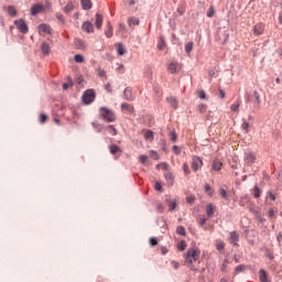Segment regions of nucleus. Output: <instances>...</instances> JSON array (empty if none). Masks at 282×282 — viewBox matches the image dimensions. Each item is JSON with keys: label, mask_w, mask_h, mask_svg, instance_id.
Returning a JSON list of instances; mask_svg holds the SVG:
<instances>
[{"label": "nucleus", "mask_w": 282, "mask_h": 282, "mask_svg": "<svg viewBox=\"0 0 282 282\" xmlns=\"http://www.w3.org/2000/svg\"><path fill=\"white\" fill-rule=\"evenodd\" d=\"M82 98H83V102L85 105H91V102H94V100H96V91L94 89H88V90L84 91Z\"/></svg>", "instance_id": "obj_3"}, {"label": "nucleus", "mask_w": 282, "mask_h": 282, "mask_svg": "<svg viewBox=\"0 0 282 282\" xmlns=\"http://www.w3.org/2000/svg\"><path fill=\"white\" fill-rule=\"evenodd\" d=\"M164 47H166V42H165L164 37L161 36L159 39L158 50H160L162 52L164 50Z\"/></svg>", "instance_id": "obj_22"}, {"label": "nucleus", "mask_w": 282, "mask_h": 282, "mask_svg": "<svg viewBox=\"0 0 282 282\" xmlns=\"http://www.w3.org/2000/svg\"><path fill=\"white\" fill-rule=\"evenodd\" d=\"M144 138H145V140H153V131L147 130L144 132Z\"/></svg>", "instance_id": "obj_39"}, {"label": "nucleus", "mask_w": 282, "mask_h": 282, "mask_svg": "<svg viewBox=\"0 0 282 282\" xmlns=\"http://www.w3.org/2000/svg\"><path fill=\"white\" fill-rule=\"evenodd\" d=\"M124 52H127L124 50V46H122V44H117V53L119 54V56L124 55Z\"/></svg>", "instance_id": "obj_33"}, {"label": "nucleus", "mask_w": 282, "mask_h": 282, "mask_svg": "<svg viewBox=\"0 0 282 282\" xmlns=\"http://www.w3.org/2000/svg\"><path fill=\"white\" fill-rule=\"evenodd\" d=\"M41 52L42 54H50V44L46 43V42H43L42 45H41Z\"/></svg>", "instance_id": "obj_20"}, {"label": "nucleus", "mask_w": 282, "mask_h": 282, "mask_svg": "<svg viewBox=\"0 0 282 282\" xmlns=\"http://www.w3.org/2000/svg\"><path fill=\"white\" fill-rule=\"evenodd\" d=\"M269 217H274V209L269 210Z\"/></svg>", "instance_id": "obj_64"}, {"label": "nucleus", "mask_w": 282, "mask_h": 282, "mask_svg": "<svg viewBox=\"0 0 282 282\" xmlns=\"http://www.w3.org/2000/svg\"><path fill=\"white\" fill-rule=\"evenodd\" d=\"M177 198H174L169 204V210H175L177 208Z\"/></svg>", "instance_id": "obj_26"}, {"label": "nucleus", "mask_w": 282, "mask_h": 282, "mask_svg": "<svg viewBox=\"0 0 282 282\" xmlns=\"http://www.w3.org/2000/svg\"><path fill=\"white\" fill-rule=\"evenodd\" d=\"M198 98H200L202 100L206 99V91L199 90L198 91Z\"/></svg>", "instance_id": "obj_54"}, {"label": "nucleus", "mask_w": 282, "mask_h": 282, "mask_svg": "<svg viewBox=\"0 0 282 282\" xmlns=\"http://www.w3.org/2000/svg\"><path fill=\"white\" fill-rule=\"evenodd\" d=\"M185 52L187 54H191V52H193V42H188L187 44H185Z\"/></svg>", "instance_id": "obj_40"}, {"label": "nucleus", "mask_w": 282, "mask_h": 282, "mask_svg": "<svg viewBox=\"0 0 282 282\" xmlns=\"http://www.w3.org/2000/svg\"><path fill=\"white\" fill-rule=\"evenodd\" d=\"M186 202L187 204H193V202H195V196H187Z\"/></svg>", "instance_id": "obj_59"}, {"label": "nucleus", "mask_w": 282, "mask_h": 282, "mask_svg": "<svg viewBox=\"0 0 282 282\" xmlns=\"http://www.w3.org/2000/svg\"><path fill=\"white\" fill-rule=\"evenodd\" d=\"M110 153L112 155H116V153H120V147H118L116 144L110 145Z\"/></svg>", "instance_id": "obj_29"}, {"label": "nucleus", "mask_w": 282, "mask_h": 282, "mask_svg": "<svg viewBox=\"0 0 282 282\" xmlns=\"http://www.w3.org/2000/svg\"><path fill=\"white\" fill-rule=\"evenodd\" d=\"M177 250H180L181 252H184V250H186V241L182 240V241L177 245Z\"/></svg>", "instance_id": "obj_34"}, {"label": "nucleus", "mask_w": 282, "mask_h": 282, "mask_svg": "<svg viewBox=\"0 0 282 282\" xmlns=\"http://www.w3.org/2000/svg\"><path fill=\"white\" fill-rule=\"evenodd\" d=\"M226 248V243H224V241L221 240H216V249L221 251Z\"/></svg>", "instance_id": "obj_30"}, {"label": "nucleus", "mask_w": 282, "mask_h": 282, "mask_svg": "<svg viewBox=\"0 0 282 282\" xmlns=\"http://www.w3.org/2000/svg\"><path fill=\"white\" fill-rule=\"evenodd\" d=\"M253 96H254V98H256L258 105H261V98L259 97V93H258V91H254V93H253Z\"/></svg>", "instance_id": "obj_56"}, {"label": "nucleus", "mask_w": 282, "mask_h": 282, "mask_svg": "<svg viewBox=\"0 0 282 282\" xmlns=\"http://www.w3.org/2000/svg\"><path fill=\"white\" fill-rule=\"evenodd\" d=\"M167 72H170V74H175V72H177V63H170L167 66Z\"/></svg>", "instance_id": "obj_18"}, {"label": "nucleus", "mask_w": 282, "mask_h": 282, "mask_svg": "<svg viewBox=\"0 0 282 282\" xmlns=\"http://www.w3.org/2000/svg\"><path fill=\"white\" fill-rule=\"evenodd\" d=\"M198 224H199V226H204V224H206V217H200L198 219Z\"/></svg>", "instance_id": "obj_60"}, {"label": "nucleus", "mask_w": 282, "mask_h": 282, "mask_svg": "<svg viewBox=\"0 0 282 282\" xmlns=\"http://www.w3.org/2000/svg\"><path fill=\"white\" fill-rule=\"evenodd\" d=\"M156 169H162L163 171H166V169H169V164L161 163V164L156 165Z\"/></svg>", "instance_id": "obj_52"}, {"label": "nucleus", "mask_w": 282, "mask_h": 282, "mask_svg": "<svg viewBox=\"0 0 282 282\" xmlns=\"http://www.w3.org/2000/svg\"><path fill=\"white\" fill-rule=\"evenodd\" d=\"M265 30V25L263 23H258L253 28V34H257V36L263 34V31Z\"/></svg>", "instance_id": "obj_10"}, {"label": "nucleus", "mask_w": 282, "mask_h": 282, "mask_svg": "<svg viewBox=\"0 0 282 282\" xmlns=\"http://www.w3.org/2000/svg\"><path fill=\"white\" fill-rule=\"evenodd\" d=\"M170 139L172 140V142H177V133H175V131H171Z\"/></svg>", "instance_id": "obj_46"}, {"label": "nucleus", "mask_w": 282, "mask_h": 282, "mask_svg": "<svg viewBox=\"0 0 282 282\" xmlns=\"http://www.w3.org/2000/svg\"><path fill=\"white\" fill-rule=\"evenodd\" d=\"M261 193H263V191L256 185L253 187V197H256V199H259V197H261Z\"/></svg>", "instance_id": "obj_23"}, {"label": "nucleus", "mask_w": 282, "mask_h": 282, "mask_svg": "<svg viewBox=\"0 0 282 282\" xmlns=\"http://www.w3.org/2000/svg\"><path fill=\"white\" fill-rule=\"evenodd\" d=\"M204 166V161L199 156L192 158V169L194 172L199 171Z\"/></svg>", "instance_id": "obj_6"}, {"label": "nucleus", "mask_w": 282, "mask_h": 282, "mask_svg": "<svg viewBox=\"0 0 282 282\" xmlns=\"http://www.w3.org/2000/svg\"><path fill=\"white\" fill-rule=\"evenodd\" d=\"M95 25L98 30H100V28H102V15L97 13L96 14V22Z\"/></svg>", "instance_id": "obj_19"}, {"label": "nucleus", "mask_w": 282, "mask_h": 282, "mask_svg": "<svg viewBox=\"0 0 282 282\" xmlns=\"http://www.w3.org/2000/svg\"><path fill=\"white\" fill-rule=\"evenodd\" d=\"M240 102L237 101L230 106L231 111H239Z\"/></svg>", "instance_id": "obj_42"}, {"label": "nucleus", "mask_w": 282, "mask_h": 282, "mask_svg": "<svg viewBox=\"0 0 282 282\" xmlns=\"http://www.w3.org/2000/svg\"><path fill=\"white\" fill-rule=\"evenodd\" d=\"M7 12L10 17H17V9L13 6H9Z\"/></svg>", "instance_id": "obj_27"}, {"label": "nucleus", "mask_w": 282, "mask_h": 282, "mask_svg": "<svg viewBox=\"0 0 282 282\" xmlns=\"http://www.w3.org/2000/svg\"><path fill=\"white\" fill-rule=\"evenodd\" d=\"M40 12H43V4H33L31 8L32 17H36V14H40Z\"/></svg>", "instance_id": "obj_9"}, {"label": "nucleus", "mask_w": 282, "mask_h": 282, "mask_svg": "<svg viewBox=\"0 0 282 282\" xmlns=\"http://www.w3.org/2000/svg\"><path fill=\"white\" fill-rule=\"evenodd\" d=\"M229 237L230 243H235V246H237V241H239V234L237 231H231Z\"/></svg>", "instance_id": "obj_11"}, {"label": "nucleus", "mask_w": 282, "mask_h": 282, "mask_svg": "<svg viewBox=\"0 0 282 282\" xmlns=\"http://www.w3.org/2000/svg\"><path fill=\"white\" fill-rule=\"evenodd\" d=\"M207 17L209 19H213L215 17V7L210 6L209 9L207 10Z\"/></svg>", "instance_id": "obj_35"}, {"label": "nucleus", "mask_w": 282, "mask_h": 282, "mask_svg": "<svg viewBox=\"0 0 282 282\" xmlns=\"http://www.w3.org/2000/svg\"><path fill=\"white\" fill-rule=\"evenodd\" d=\"M99 118L105 122H116V112L107 107H100Z\"/></svg>", "instance_id": "obj_2"}, {"label": "nucleus", "mask_w": 282, "mask_h": 282, "mask_svg": "<svg viewBox=\"0 0 282 282\" xmlns=\"http://www.w3.org/2000/svg\"><path fill=\"white\" fill-rule=\"evenodd\" d=\"M243 160L247 166H252L257 162V154L253 152H246Z\"/></svg>", "instance_id": "obj_4"}, {"label": "nucleus", "mask_w": 282, "mask_h": 282, "mask_svg": "<svg viewBox=\"0 0 282 282\" xmlns=\"http://www.w3.org/2000/svg\"><path fill=\"white\" fill-rule=\"evenodd\" d=\"M256 219H257V221H259L260 224H263V221H265V219L263 218V216H261V214H259V213H257Z\"/></svg>", "instance_id": "obj_49"}, {"label": "nucleus", "mask_w": 282, "mask_h": 282, "mask_svg": "<svg viewBox=\"0 0 282 282\" xmlns=\"http://www.w3.org/2000/svg\"><path fill=\"white\" fill-rule=\"evenodd\" d=\"M202 254V251L199 248H189L187 252L185 253V263L187 265H193V263H197L199 261V256Z\"/></svg>", "instance_id": "obj_1"}, {"label": "nucleus", "mask_w": 282, "mask_h": 282, "mask_svg": "<svg viewBox=\"0 0 282 282\" xmlns=\"http://www.w3.org/2000/svg\"><path fill=\"white\" fill-rule=\"evenodd\" d=\"M84 10H91V0H82Z\"/></svg>", "instance_id": "obj_25"}, {"label": "nucleus", "mask_w": 282, "mask_h": 282, "mask_svg": "<svg viewBox=\"0 0 282 282\" xmlns=\"http://www.w3.org/2000/svg\"><path fill=\"white\" fill-rule=\"evenodd\" d=\"M167 102L171 104V106L174 108V109H177V99L173 98V97H170L167 98Z\"/></svg>", "instance_id": "obj_31"}, {"label": "nucleus", "mask_w": 282, "mask_h": 282, "mask_svg": "<svg viewBox=\"0 0 282 282\" xmlns=\"http://www.w3.org/2000/svg\"><path fill=\"white\" fill-rule=\"evenodd\" d=\"M128 25H129V28L140 25V20L135 17H131V18L128 19Z\"/></svg>", "instance_id": "obj_13"}, {"label": "nucleus", "mask_w": 282, "mask_h": 282, "mask_svg": "<svg viewBox=\"0 0 282 282\" xmlns=\"http://www.w3.org/2000/svg\"><path fill=\"white\" fill-rule=\"evenodd\" d=\"M150 245L158 246V239L156 238H150Z\"/></svg>", "instance_id": "obj_61"}, {"label": "nucleus", "mask_w": 282, "mask_h": 282, "mask_svg": "<svg viewBox=\"0 0 282 282\" xmlns=\"http://www.w3.org/2000/svg\"><path fill=\"white\" fill-rule=\"evenodd\" d=\"M121 109H123L124 111H129V113H133V111H135L133 106H131L130 104H122Z\"/></svg>", "instance_id": "obj_21"}, {"label": "nucleus", "mask_w": 282, "mask_h": 282, "mask_svg": "<svg viewBox=\"0 0 282 282\" xmlns=\"http://www.w3.org/2000/svg\"><path fill=\"white\" fill-rule=\"evenodd\" d=\"M207 217H213L215 215V206L213 204H208L206 207Z\"/></svg>", "instance_id": "obj_17"}, {"label": "nucleus", "mask_w": 282, "mask_h": 282, "mask_svg": "<svg viewBox=\"0 0 282 282\" xmlns=\"http://www.w3.org/2000/svg\"><path fill=\"white\" fill-rule=\"evenodd\" d=\"M40 34H52V28L46 23H42L39 25Z\"/></svg>", "instance_id": "obj_7"}, {"label": "nucleus", "mask_w": 282, "mask_h": 282, "mask_svg": "<svg viewBox=\"0 0 282 282\" xmlns=\"http://www.w3.org/2000/svg\"><path fill=\"white\" fill-rule=\"evenodd\" d=\"M148 160H149V156H147V155H144V154H142V155L139 156V161L141 162V164L147 163Z\"/></svg>", "instance_id": "obj_48"}, {"label": "nucleus", "mask_w": 282, "mask_h": 282, "mask_svg": "<svg viewBox=\"0 0 282 282\" xmlns=\"http://www.w3.org/2000/svg\"><path fill=\"white\" fill-rule=\"evenodd\" d=\"M205 193H207L209 197H213V187H210L209 184L205 185Z\"/></svg>", "instance_id": "obj_43"}, {"label": "nucleus", "mask_w": 282, "mask_h": 282, "mask_svg": "<svg viewBox=\"0 0 282 282\" xmlns=\"http://www.w3.org/2000/svg\"><path fill=\"white\" fill-rule=\"evenodd\" d=\"M47 121V115L45 113H41L40 115V122L43 124Z\"/></svg>", "instance_id": "obj_47"}, {"label": "nucleus", "mask_w": 282, "mask_h": 282, "mask_svg": "<svg viewBox=\"0 0 282 282\" xmlns=\"http://www.w3.org/2000/svg\"><path fill=\"white\" fill-rule=\"evenodd\" d=\"M176 232H177V235H181L182 237H186V228H184V226H178L176 228Z\"/></svg>", "instance_id": "obj_28"}, {"label": "nucleus", "mask_w": 282, "mask_h": 282, "mask_svg": "<svg viewBox=\"0 0 282 282\" xmlns=\"http://www.w3.org/2000/svg\"><path fill=\"white\" fill-rule=\"evenodd\" d=\"M56 19H58L61 23H65V18H63L62 13H56Z\"/></svg>", "instance_id": "obj_57"}, {"label": "nucleus", "mask_w": 282, "mask_h": 282, "mask_svg": "<svg viewBox=\"0 0 282 282\" xmlns=\"http://www.w3.org/2000/svg\"><path fill=\"white\" fill-rule=\"evenodd\" d=\"M259 279L261 282H270V279L268 278V273L263 269L259 271Z\"/></svg>", "instance_id": "obj_14"}, {"label": "nucleus", "mask_w": 282, "mask_h": 282, "mask_svg": "<svg viewBox=\"0 0 282 282\" xmlns=\"http://www.w3.org/2000/svg\"><path fill=\"white\" fill-rule=\"evenodd\" d=\"M14 25L19 30V32H21L22 34H28V32L30 30L28 28V23H25V21H23V20H15Z\"/></svg>", "instance_id": "obj_5"}, {"label": "nucleus", "mask_w": 282, "mask_h": 282, "mask_svg": "<svg viewBox=\"0 0 282 282\" xmlns=\"http://www.w3.org/2000/svg\"><path fill=\"white\" fill-rule=\"evenodd\" d=\"M268 197L270 198L271 202H274L276 199V196L272 194V192H268Z\"/></svg>", "instance_id": "obj_58"}, {"label": "nucleus", "mask_w": 282, "mask_h": 282, "mask_svg": "<svg viewBox=\"0 0 282 282\" xmlns=\"http://www.w3.org/2000/svg\"><path fill=\"white\" fill-rule=\"evenodd\" d=\"M218 193L220 197H223V199H228V193L226 192V189L220 187Z\"/></svg>", "instance_id": "obj_41"}, {"label": "nucleus", "mask_w": 282, "mask_h": 282, "mask_svg": "<svg viewBox=\"0 0 282 282\" xmlns=\"http://www.w3.org/2000/svg\"><path fill=\"white\" fill-rule=\"evenodd\" d=\"M105 34L107 39H111V36H113V26L111 25V22H108V28L105 31Z\"/></svg>", "instance_id": "obj_16"}, {"label": "nucleus", "mask_w": 282, "mask_h": 282, "mask_svg": "<svg viewBox=\"0 0 282 282\" xmlns=\"http://www.w3.org/2000/svg\"><path fill=\"white\" fill-rule=\"evenodd\" d=\"M155 191H159L160 193H162V183L156 182L154 185Z\"/></svg>", "instance_id": "obj_53"}, {"label": "nucleus", "mask_w": 282, "mask_h": 282, "mask_svg": "<svg viewBox=\"0 0 282 282\" xmlns=\"http://www.w3.org/2000/svg\"><path fill=\"white\" fill-rule=\"evenodd\" d=\"M107 129L110 135H118V130L113 126H108Z\"/></svg>", "instance_id": "obj_36"}, {"label": "nucleus", "mask_w": 282, "mask_h": 282, "mask_svg": "<svg viewBox=\"0 0 282 282\" xmlns=\"http://www.w3.org/2000/svg\"><path fill=\"white\" fill-rule=\"evenodd\" d=\"M243 270H246V265H243V264H239L236 267V273L243 272Z\"/></svg>", "instance_id": "obj_50"}, {"label": "nucleus", "mask_w": 282, "mask_h": 282, "mask_svg": "<svg viewBox=\"0 0 282 282\" xmlns=\"http://www.w3.org/2000/svg\"><path fill=\"white\" fill-rule=\"evenodd\" d=\"M75 63H85V57H83V55L80 54H76L74 56Z\"/></svg>", "instance_id": "obj_37"}, {"label": "nucleus", "mask_w": 282, "mask_h": 282, "mask_svg": "<svg viewBox=\"0 0 282 282\" xmlns=\"http://www.w3.org/2000/svg\"><path fill=\"white\" fill-rule=\"evenodd\" d=\"M185 175H191V167L188 166V163H183V166H182Z\"/></svg>", "instance_id": "obj_38"}, {"label": "nucleus", "mask_w": 282, "mask_h": 282, "mask_svg": "<svg viewBox=\"0 0 282 282\" xmlns=\"http://www.w3.org/2000/svg\"><path fill=\"white\" fill-rule=\"evenodd\" d=\"M161 254H166L169 252V249L166 247H161Z\"/></svg>", "instance_id": "obj_62"}, {"label": "nucleus", "mask_w": 282, "mask_h": 282, "mask_svg": "<svg viewBox=\"0 0 282 282\" xmlns=\"http://www.w3.org/2000/svg\"><path fill=\"white\" fill-rule=\"evenodd\" d=\"M171 265H172V268H174V270H178L180 269V262H177L175 260L171 261Z\"/></svg>", "instance_id": "obj_51"}, {"label": "nucleus", "mask_w": 282, "mask_h": 282, "mask_svg": "<svg viewBox=\"0 0 282 282\" xmlns=\"http://www.w3.org/2000/svg\"><path fill=\"white\" fill-rule=\"evenodd\" d=\"M72 10H74V3L68 2V3L64 7V12H66V14H68V12H72Z\"/></svg>", "instance_id": "obj_32"}, {"label": "nucleus", "mask_w": 282, "mask_h": 282, "mask_svg": "<svg viewBox=\"0 0 282 282\" xmlns=\"http://www.w3.org/2000/svg\"><path fill=\"white\" fill-rule=\"evenodd\" d=\"M82 30L87 32V34L94 33V24L91 22H84L82 25Z\"/></svg>", "instance_id": "obj_8"}, {"label": "nucleus", "mask_w": 282, "mask_h": 282, "mask_svg": "<svg viewBox=\"0 0 282 282\" xmlns=\"http://www.w3.org/2000/svg\"><path fill=\"white\" fill-rule=\"evenodd\" d=\"M221 272H226V270H228V264L223 263L220 267Z\"/></svg>", "instance_id": "obj_63"}, {"label": "nucleus", "mask_w": 282, "mask_h": 282, "mask_svg": "<svg viewBox=\"0 0 282 282\" xmlns=\"http://www.w3.org/2000/svg\"><path fill=\"white\" fill-rule=\"evenodd\" d=\"M123 98H124L126 100H133V98H135V97L133 96V93H132L131 88H126V89H124V91H123Z\"/></svg>", "instance_id": "obj_12"}, {"label": "nucleus", "mask_w": 282, "mask_h": 282, "mask_svg": "<svg viewBox=\"0 0 282 282\" xmlns=\"http://www.w3.org/2000/svg\"><path fill=\"white\" fill-rule=\"evenodd\" d=\"M150 158H152V160H160V155L153 150L150 151Z\"/></svg>", "instance_id": "obj_45"}, {"label": "nucleus", "mask_w": 282, "mask_h": 282, "mask_svg": "<svg viewBox=\"0 0 282 282\" xmlns=\"http://www.w3.org/2000/svg\"><path fill=\"white\" fill-rule=\"evenodd\" d=\"M221 166H223L221 161L215 160V161L213 162L212 169H213L214 171H219V170L221 169Z\"/></svg>", "instance_id": "obj_24"}, {"label": "nucleus", "mask_w": 282, "mask_h": 282, "mask_svg": "<svg viewBox=\"0 0 282 282\" xmlns=\"http://www.w3.org/2000/svg\"><path fill=\"white\" fill-rule=\"evenodd\" d=\"M164 177L166 180V184L170 185V186H173V184H174L173 173L166 172L164 174Z\"/></svg>", "instance_id": "obj_15"}, {"label": "nucleus", "mask_w": 282, "mask_h": 282, "mask_svg": "<svg viewBox=\"0 0 282 282\" xmlns=\"http://www.w3.org/2000/svg\"><path fill=\"white\" fill-rule=\"evenodd\" d=\"M250 128V123L248 121H245L242 124H241V129L242 131H245V133H248V129Z\"/></svg>", "instance_id": "obj_44"}, {"label": "nucleus", "mask_w": 282, "mask_h": 282, "mask_svg": "<svg viewBox=\"0 0 282 282\" xmlns=\"http://www.w3.org/2000/svg\"><path fill=\"white\" fill-rule=\"evenodd\" d=\"M173 152L175 153V155H180V153H182V150L180 149V147L174 145L173 147Z\"/></svg>", "instance_id": "obj_55"}]
</instances>
